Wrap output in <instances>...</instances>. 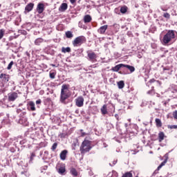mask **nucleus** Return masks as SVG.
Segmentation results:
<instances>
[{"label": "nucleus", "mask_w": 177, "mask_h": 177, "mask_svg": "<svg viewBox=\"0 0 177 177\" xmlns=\"http://www.w3.org/2000/svg\"><path fill=\"white\" fill-rule=\"evenodd\" d=\"M124 66V64H118L115 66L112 67L111 71L118 73V71H120V69L122 68V67Z\"/></svg>", "instance_id": "obj_13"}, {"label": "nucleus", "mask_w": 177, "mask_h": 177, "mask_svg": "<svg viewBox=\"0 0 177 177\" xmlns=\"http://www.w3.org/2000/svg\"><path fill=\"white\" fill-rule=\"evenodd\" d=\"M70 172L74 177H77L79 175L78 171H77L74 167L71 168Z\"/></svg>", "instance_id": "obj_19"}, {"label": "nucleus", "mask_w": 177, "mask_h": 177, "mask_svg": "<svg viewBox=\"0 0 177 177\" xmlns=\"http://www.w3.org/2000/svg\"><path fill=\"white\" fill-rule=\"evenodd\" d=\"M36 104H41V100H38L36 101Z\"/></svg>", "instance_id": "obj_40"}, {"label": "nucleus", "mask_w": 177, "mask_h": 177, "mask_svg": "<svg viewBox=\"0 0 177 177\" xmlns=\"http://www.w3.org/2000/svg\"><path fill=\"white\" fill-rule=\"evenodd\" d=\"M28 105L30 107L31 111H35V104L34 103V102H30L28 103Z\"/></svg>", "instance_id": "obj_25"}, {"label": "nucleus", "mask_w": 177, "mask_h": 177, "mask_svg": "<svg viewBox=\"0 0 177 177\" xmlns=\"http://www.w3.org/2000/svg\"><path fill=\"white\" fill-rule=\"evenodd\" d=\"M44 10H45V6L44 5V3H39L37 7V13L41 15V13H43Z\"/></svg>", "instance_id": "obj_9"}, {"label": "nucleus", "mask_w": 177, "mask_h": 177, "mask_svg": "<svg viewBox=\"0 0 177 177\" xmlns=\"http://www.w3.org/2000/svg\"><path fill=\"white\" fill-rule=\"evenodd\" d=\"M58 172L61 175H64L66 174V167L64 165H61L60 167L58 169Z\"/></svg>", "instance_id": "obj_17"}, {"label": "nucleus", "mask_w": 177, "mask_h": 177, "mask_svg": "<svg viewBox=\"0 0 177 177\" xmlns=\"http://www.w3.org/2000/svg\"><path fill=\"white\" fill-rule=\"evenodd\" d=\"M163 17H165V19H170L171 15H169V13L165 12L163 15Z\"/></svg>", "instance_id": "obj_33"}, {"label": "nucleus", "mask_w": 177, "mask_h": 177, "mask_svg": "<svg viewBox=\"0 0 177 177\" xmlns=\"http://www.w3.org/2000/svg\"><path fill=\"white\" fill-rule=\"evenodd\" d=\"M66 38H73L74 35H73V32H71V31H67L66 32Z\"/></svg>", "instance_id": "obj_30"}, {"label": "nucleus", "mask_w": 177, "mask_h": 177, "mask_svg": "<svg viewBox=\"0 0 177 177\" xmlns=\"http://www.w3.org/2000/svg\"><path fill=\"white\" fill-rule=\"evenodd\" d=\"M164 157H165V160L158 167V169H157L158 171H160V170L162 168V167H164V165H165L167 164V161H168V158H169L168 154L166 153V154L164 156Z\"/></svg>", "instance_id": "obj_10"}, {"label": "nucleus", "mask_w": 177, "mask_h": 177, "mask_svg": "<svg viewBox=\"0 0 177 177\" xmlns=\"http://www.w3.org/2000/svg\"><path fill=\"white\" fill-rule=\"evenodd\" d=\"M19 97V95L16 92H12L8 94V102H15Z\"/></svg>", "instance_id": "obj_8"}, {"label": "nucleus", "mask_w": 177, "mask_h": 177, "mask_svg": "<svg viewBox=\"0 0 177 177\" xmlns=\"http://www.w3.org/2000/svg\"><path fill=\"white\" fill-rule=\"evenodd\" d=\"M70 97V84H63L61 89L60 100L62 103Z\"/></svg>", "instance_id": "obj_2"}, {"label": "nucleus", "mask_w": 177, "mask_h": 177, "mask_svg": "<svg viewBox=\"0 0 177 177\" xmlns=\"http://www.w3.org/2000/svg\"><path fill=\"white\" fill-rule=\"evenodd\" d=\"M107 28H109V26L107 25L102 26L97 30V32H99V34H104Z\"/></svg>", "instance_id": "obj_12"}, {"label": "nucleus", "mask_w": 177, "mask_h": 177, "mask_svg": "<svg viewBox=\"0 0 177 177\" xmlns=\"http://www.w3.org/2000/svg\"><path fill=\"white\" fill-rule=\"evenodd\" d=\"M86 53H87L88 60H89V62H91L92 63H95L97 62V60L96 59H97V55H96V53H95V52L92 50H88Z\"/></svg>", "instance_id": "obj_5"}, {"label": "nucleus", "mask_w": 177, "mask_h": 177, "mask_svg": "<svg viewBox=\"0 0 177 177\" xmlns=\"http://www.w3.org/2000/svg\"><path fill=\"white\" fill-rule=\"evenodd\" d=\"M0 80H1L2 84L1 88H3L5 86V84L9 82V80H10V75L6 73H1Z\"/></svg>", "instance_id": "obj_6"}, {"label": "nucleus", "mask_w": 177, "mask_h": 177, "mask_svg": "<svg viewBox=\"0 0 177 177\" xmlns=\"http://www.w3.org/2000/svg\"><path fill=\"white\" fill-rule=\"evenodd\" d=\"M75 105L77 107H82L84 106V97L79 96L77 98L75 99Z\"/></svg>", "instance_id": "obj_7"}, {"label": "nucleus", "mask_w": 177, "mask_h": 177, "mask_svg": "<svg viewBox=\"0 0 177 177\" xmlns=\"http://www.w3.org/2000/svg\"><path fill=\"white\" fill-rule=\"evenodd\" d=\"M155 122L158 128H161L162 127V122H161V120L156 118L155 120Z\"/></svg>", "instance_id": "obj_21"}, {"label": "nucleus", "mask_w": 177, "mask_h": 177, "mask_svg": "<svg viewBox=\"0 0 177 177\" xmlns=\"http://www.w3.org/2000/svg\"><path fill=\"white\" fill-rule=\"evenodd\" d=\"M148 93H151V91H148Z\"/></svg>", "instance_id": "obj_46"}, {"label": "nucleus", "mask_w": 177, "mask_h": 177, "mask_svg": "<svg viewBox=\"0 0 177 177\" xmlns=\"http://www.w3.org/2000/svg\"><path fill=\"white\" fill-rule=\"evenodd\" d=\"M13 64H15V62H14L13 61H11V62H10V64H8L7 68H8V70H10V69L12 68V66H13Z\"/></svg>", "instance_id": "obj_34"}, {"label": "nucleus", "mask_w": 177, "mask_h": 177, "mask_svg": "<svg viewBox=\"0 0 177 177\" xmlns=\"http://www.w3.org/2000/svg\"><path fill=\"white\" fill-rule=\"evenodd\" d=\"M117 84L119 89H122L125 86V83L122 80L118 82Z\"/></svg>", "instance_id": "obj_24"}, {"label": "nucleus", "mask_w": 177, "mask_h": 177, "mask_svg": "<svg viewBox=\"0 0 177 177\" xmlns=\"http://www.w3.org/2000/svg\"><path fill=\"white\" fill-rule=\"evenodd\" d=\"M165 138V134H164V132H160L158 133V140L160 142H162Z\"/></svg>", "instance_id": "obj_20"}, {"label": "nucleus", "mask_w": 177, "mask_h": 177, "mask_svg": "<svg viewBox=\"0 0 177 177\" xmlns=\"http://www.w3.org/2000/svg\"><path fill=\"white\" fill-rule=\"evenodd\" d=\"M91 142V141L85 139L80 146V150L81 152V154H85V153H88L92 149Z\"/></svg>", "instance_id": "obj_3"}, {"label": "nucleus", "mask_w": 177, "mask_h": 177, "mask_svg": "<svg viewBox=\"0 0 177 177\" xmlns=\"http://www.w3.org/2000/svg\"><path fill=\"white\" fill-rule=\"evenodd\" d=\"M56 149H57V142H55V143L53 145V146H52V147H51V150H52L53 151H55V150H56Z\"/></svg>", "instance_id": "obj_32"}, {"label": "nucleus", "mask_w": 177, "mask_h": 177, "mask_svg": "<svg viewBox=\"0 0 177 177\" xmlns=\"http://www.w3.org/2000/svg\"><path fill=\"white\" fill-rule=\"evenodd\" d=\"M92 21V17L89 15H86L84 17V23H91Z\"/></svg>", "instance_id": "obj_16"}, {"label": "nucleus", "mask_w": 177, "mask_h": 177, "mask_svg": "<svg viewBox=\"0 0 177 177\" xmlns=\"http://www.w3.org/2000/svg\"><path fill=\"white\" fill-rule=\"evenodd\" d=\"M149 82H156V80H154V79H152V80H151L150 81H149Z\"/></svg>", "instance_id": "obj_42"}, {"label": "nucleus", "mask_w": 177, "mask_h": 177, "mask_svg": "<svg viewBox=\"0 0 177 177\" xmlns=\"http://www.w3.org/2000/svg\"><path fill=\"white\" fill-rule=\"evenodd\" d=\"M51 66H52L53 67H55V66H56V65L52 64Z\"/></svg>", "instance_id": "obj_44"}, {"label": "nucleus", "mask_w": 177, "mask_h": 177, "mask_svg": "<svg viewBox=\"0 0 177 177\" xmlns=\"http://www.w3.org/2000/svg\"><path fill=\"white\" fill-rule=\"evenodd\" d=\"M42 42H44V39H42V38H37L35 41V44L37 45V46H39V45H41V44H42Z\"/></svg>", "instance_id": "obj_23"}, {"label": "nucleus", "mask_w": 177, "mask_h": 177, "mask_svg": "<svg viewBox=\"0 0 177 177\" xmlns=\"http://www.w3.org/2000/svg\"><path fill=\"white\" fill-rule=\"evenodd\" d=\"M68 153V151L67 150H63L59 155L60 159L62 160V161H64L66 158H67V154Z\"/></svg>", "instance_id": "obj_11"}, {"label": "nucleus", "mask_w": 177, "mask_h": 177, "mask_svg": "<svg viewBox=\"0 0 177 177\" xmlns=\"http://www.w3.org/2000/svg\"><path fill=\"white\" fill-rule=\"evenodd\" d=\"M101 113L103 115H106L107 114V104H104L101 108Z\"/></svg>", "instance_id": "obj_18"}, {"label": "nucleus", "mask_w": 177, "mask_h": 177, "mask_svg": "<svg viewBox=\"0 0 177 177\" xmlns=\"http://www.w3.org/2000/svg\"><path fill=\"white\" fill-rule=\"evenodd\" d=\"M33 8H34V3H30L26 6L25 10L26 12H31V10H32Z\"/></svg>", "instance_id": "obj_15"}, {"label": "nucleus", "mask_w": 177, "mask_h": 177, "mask_svg": "<svg viewBox=\"0 0 177 177\" xmlns=\"http://www.w3.org/2000/svg\"><path fill=\"white\" fill-rule=\"evenodd\" d=\"M67 8H68L67 3H64L60 6L59 10V12H66V10H67Z\"/></svg>", "instance_id": "obj_14"}, {"label": "nucleus", "mask_w": 177, "mask_h": 177, "mask_svg": "<svg viewBox=\"0 0 177 177\" xmlns=\"http://www.w3.org/2000/svg\"><path fill=\"white\" fill-rule=\"evenodd\" d=\"M105 23H106V21H103V24H105Z\"/></svg>", "instance_id": "obj_45"}, {"label": "nucleus", "mask_w": 177, "mask_h": 177, "mask_svg": "<svg viewBox=\"0 0 177 177\" xmlns=\"http://www.w3.org/2000/svg\"><path fill=\"white\" fill-rule=\"evenodd\" d=\"M109 177H118V173H117V171L113 170V171L109 172Z\"/></svg>", "instance_id": "obj_27"}, {"label": "nucleus", "mask_w": 177, "mask_h": 177, "mask_svg": "<svg viewBox=\"0 0 177 177\" xmlns=\"http://www.w3.org/2000/svg\"><path fill=\"white\" fill-rule=\"evenodd\" d=\"M86 42V38L84 36H79L76 37L73 41V46H81L82 44Z\"/></svg>", "instance_id": "obj_4"}, {"label": "nucleus", "mask_w": 177, "mask_h": 177, "mask_svg": "<svg viewBox=\"0 0 177 177\" xmlns=\"http://www.w3.org/2000/svg\"><path fill=\"white\" fill-rule=\"evenodd\" d=\"M173 117L175 120H177V111L173 112Z\"/></svg>", "instance_id": "obj_37"}, {"label": "nucleus", "mask_w": 177, "mask_h": 177, "mask_svg": "<svg viewBox=\"0 0 177 177\" xmlns=\"http://www.w3.org/2000/svg\"><path fill=\"white\" fill-rule=\"evenodd\" d=\"M55 77H56V71H50V78H51V80H55Z\"/></svg>", "instance_id": "obj_28"}, {"label": "nucleus", "mask_w": 177, "mask_h": 177, "mask_svg": "<svg viewBox=\"0 0 177 177\" xmlns=\"http://www.w3.org/2000/svg\"><path fill=\"white\" fill-rule=\"evenodd\" d=\"M120 12L122 14H125L126 12H128V7H127V6H122L120 8Z\"/></svg>", "instance_id": "obj_29"}, {"label": "nucleus", "mask_w": 177, "mask_h": 177, "mask_svg": "<svg viewBox=\"0 0 177 177\" xmlns=\"http://www.w3.org/2000/svg\"><path fill=\"white\" fill-rule=\"evenodd\" d=\"M81 132V136L84 138V136H86V133H84V130H80Z\"/></svg>", "instance_id": "obj_39"}, {"label": "nucleus", "mask_w": 177, "mask_h": 177, "mask_svg": "<svg viewBox=\"0 0 177 177\" xmlns=\"http://www.w3.org/2000/svg\"><path fill=\"white\" fill-rule=\"evenodd\" d=\"M62 53H70V52H71V48L70 47H62Z\"/></svg>", "instance_id": "obj_22"}, {"label": "nucleus", "mask_w": 177, "mask_h": 177, "mask_svg": "<svg viewBox=\"0 0 177 177\" xmlns=\"http://www.w3.org/2000/svg\"><path fill=\"white\" fill-rule=\"evenodd\" d=\"M175 30H169L163 36L162 39V43L163 45H169V44L172 43L174 39H175Z\"/></svg>", "instance_id": "obj_1"}, {"label": "nucleus", "mask_w": 177, "mask_h": 177, "mask_svg": "<svg viewBox=\"0 0 177 177\" xmlns=\"http://www.w3.org/2000/svg\"><path fill=\"white\" fill-rule=\"evenodd\" d=\"M66 136H67V133H62L59 134V138H61V139H64Z\"/></svg>", "instance_id": "obj_36"}, {"label": "nucleus", "mask_w": 177, "mask_h": 177, "mask_svg": "<svg viewBox=\"0 0 177 177\" xmlns=\"http://www.w3.org/2000/svg\"><path fill=\"white\" fill-rule=\"evenodd\" d=\"M116 163H117V162H116V161H114V162H113V165H115Z\"/></svg>", "instance_id": "obj_43"}, {"label": "nucleus", "mask_w": 177, "mask_h": 177, "mask_svg": "<svg viewBox=\"0 0 177 177\" xmlns=\"http://www.w3.org/2000/svg\"><path fill=\"white\" fill-rule=\"evenodd\" d=\"M167 128H169V129H177V125H169Z\"/></svg>", "instance_id": "obj_35"}, {"label": "nucleus", "mask_w": 177, "mask_h": 177, "mask_svg": "<svg viewBox=\"0 0 177 177\" xmlns=\"http://www.w3.org/2000/svg\"><path fill=\"white\" fill-rule=\"evenodd\" d=\"M24 123H23L24 125H28V122L27 121L26 118H24ZM23 121V119L21 120Z\"/></svg>", "instance_id": "obj_38"}, {"label": "nucleus", "mask_w": 177, "mask_h": 177, "mask_svg": "<svg viewBox=\"0 0 177 177\" xmlns=\"http://www.w3.org/2000/svg\"><path fill=\"white\" fill-rule=\"evenodd\" d=\"M71 3H75L77 2V0H70Z\"/></svg>", "instance_id": "obj_41"}, {"label": "nucleus", "mask_w": 177, "mask_h": 177, "mask_svg": "<svg viewBox=\"0 0 177 177\" xmlns=\"http://www.w3.org/2000/svg\"><path fill=\"white\" fill-rule=\"evenodd\" d=\"M4 35H5V29H0V39H2Z\"/></svg>", "instance_id": "obj_31"}, {"label": "nucleus", "mask_w": 177, "mask_h": 177, "mask_svg": "<svg viewBox=\"0 0 177 177\" xmlns=\"http://www.w3.org/2000/svg\"><path fill=\"white\" fill-rule=\"evenodd\" d=\"M126 68H128V70H129L130 73H133V71H135V67L131 66V65H125L124 66Z\"/></svg>", "instance_id": "obj_26"}]
</instances>
